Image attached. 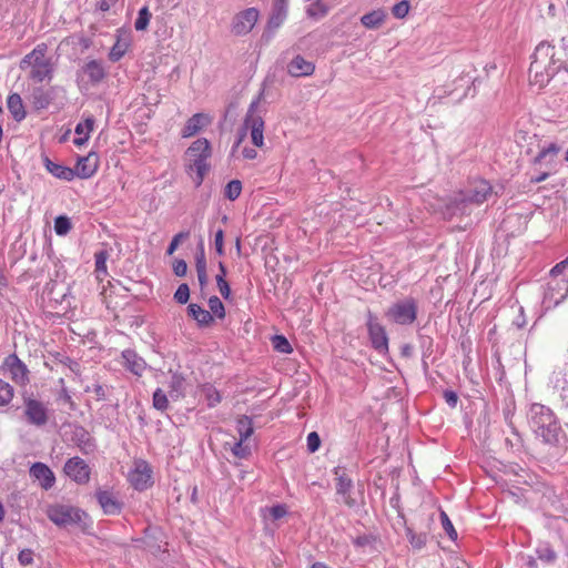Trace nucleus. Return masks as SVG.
<instances>
[{
  "mask_svg": "<svg viewBox=\"0 0 568 568\" xmlns=\"http://www.w3.org/2000/svg\"><path fill=\"white\" fill-rule=\"evenodd\" d=\"M528 423L532 432L544 443L549 445L558 444L561 427L549 407L538 403L532 404L528 413Z\"/></svg>",
  "mask_w": 568,
  "mask_h": 568,
  "instance_id": "nucleus-1",
  "label": "nucleus"
},
{
  "mask_svg": "<svg viewBox=\"0 0 568 568\" xmlns=\"http://www.w3.org/2000/svg\"><path fill=\"white\" fill-rule=\"evenodd\" d=\"M185 169L187 173H195L194 183L199 187L210 170L209 159L212 155L210 142L202 138L194 141L186 150Z\"/></svg>",
  "mask_w": 568,
  "mask_h": 568,
  "instance_id": "nucleus-2",
  "label": "nucleus"
},
{
  "mask_svg": "<svg viewBox=\"0 0 568 568\" xmlns=\"http://www.w3.org/2000/svg\"><path fill=\"white\" fill-rule=\"evenodd\" d=\"M47 51V44L40 43L20 62L21 69H24L26 65L31 68L30 78L36 82L51 80L53 77V63L50 59L45 58Z\"/></svg>",
  "mask_w": 568,
  "mask_h": 568,
  "instance_id": "nucleus-3",
  "label": "nucleus"
},
{
  "mask_svg": "<svg viewBox=\"0 0 568 568\" xmlns=\"http://www.w3.org/2000/svg\"><path fill=\"white\" fill-rule=\"evenodd\" d=\"M263 93L261 92L250 104L248 110L245 114L242 134L239 138L237 144H240L243 140V136L250 131L252 143L262 148L264 145V120L261 113L257 111L260 101L262 99Z\"/></svg>",
  "mask_w": 568,
  "mask_h": 568,
  "instance_id": "nucleus-4",
  "label": "nucleus"
},
{
  "mask_svg": "<svg viewBox=\"0 0 568 568\" xmlns=\"http://www.w3.org/2000/svg\"><path fill=\"white\" fill-rule=\"evenodd\" d=\"M23 415L28 424L43 427L49 422L50 410L43 402L34 398L32 395H24Z\"/></svg>",
  "mask_w": 568,
  "mask_h": 568,
  "instance_id": "nucleus-5",
  "label": "nucleus"
},
{
  "mask_svg": "<svg viewBox=\"0 0 568 568\" xmlns=\"http://www.w3.org/2000/svg\"><path fill=\"white\" fill-rule=\"evenodd\" d=\"M386 316L399 325H410L417 317V302L407 297L394 303L386 312Z\"/></svg>",
  "mask_w": 568,
  "mask_h": 568,
  "instance_id": "nucleus-6",
  "label": "nucleus"
},
{
  "mask_svg": "<svg viewBox=\"0 0 568 568\" xmlns=\"http://www.w3.org/2000/svg\"><path fill=\"white\" fill-rule=\"evenodd\" d=\"M534 70L539 72L540 65L547 67L548 74H557L561 68V60L555 58V47L547 42H541L535 49L532 54Z\"/></svg>",
  "mask_w": 568,
  "mask_h": 568,
  "instance_id": "nucleus-7",
  "label": "nucleus"
},
{
  "mask_svg": "<svg viewBox=\"0 0 568 568\" xmlns=\"http://www.w3.org/2000/svg\"><path fill=\"white\" fill-rule=\"evenodd\" d=\"M48 518L59 527H68L82 521L85 513L68 505H55L49 507Z\"/></svg>",
  "mask_w": 568,
  "mask_h": 568,
  "instance_id": "nucleus-8",
  "label": "nucleus"
},
{
  "mask_svg": "<svg viewBox=\"0 0 568 568\" xmlns=\"http://www.w3.org/2000/svg\"><path fill=\"white\" fill-rule=\"evenodd\" d=\"M568 296V278L550 277L544 294V304L547 307H556Z\"/></svg>",
  "mask_w": 568,
  "mask_h": 568,
  "instance_id": "nucleus-9",
  "label": "nucleus"
},
{
  "mask_svg": "<svg viewBox=\"0 0 568 568\" xmlns=\"http://www.w3.org/2000/svg\"><path fill=\"white\" fill-rule=\"evenodd\" d=\"M260 12L256 8H247L236 13L232 20L231 31L235 36L247 34L256 24Z\"/></svg>",
  "mask_w": 568,
  "mask_h": 568,
  "instance_id": "nucleus-10",
  "label": "nucleus"
},
{
  "mask_svg": "<svg viewBox=\"0 0 568 568\" xmlns=\"http://www.w3.org/2000/svg\"><path fill=\"white\" fill-rule=\"evenodd\" d=\"M367 329L373 348L379 354L387 353L388 337L386 331L371 312H368Z\"/></svg>",
  "mask_w": 568,
  "mask_h": 568,
  "instance_id": "nucleus-11",
  "label": "nucleus"
},
{
  "mask_svg": "<svg viewBox=\"0 0 568 568\" xmlns=\"http://www.w3.org/2000/svg\"><path fill=\"white\" fill-rule=\"evenodd\" d=\"M129 480L138 490H144L152 485V468L148 462L138 459L134 468L129 473Z\"/></svg>",
  "mask_w": 568,
  "mask_h": 568,
  "instance_id": "nucleus-12",
  "label": "nucleus"
},
{
  "mask_svg": "<svg viewBox=\"0 0 568 568\" xmlns=\"http://www.w3.org/2000/svg\"><path fill=\"white\" fill-rule=\"evenodd\" d=\"M287 17V0H275L262 38L270 40Z\"/></svg>",
  "mask_w": 568,
  "mask_h": 568,
  "instance_id": "nucleus-13",
  "label": "nucleus"
},
{
  "mask_svg": "<svg viewBox=\"0 0 568 568\" xmlns=\"http://www.w3.org/2000/svg\"><path fill=\"white\" fill-rule=\"evenodd\" d=\"M491 185L487 181H475L467 192L462 194L459 202L462 204H483L491 195Z\"/></svg>",
  "mask_w": 568,
  "mask_h": 568,
  "instance_id": "nucleus-14",
  "label": "nucleus"
},
{
  "mask_svg": "<svg viewBox=\"0 0 568 568\" xmlns=\"http://www.w3.org/2000/svg\"><path fill=\"white\" fill-rule=\"evenodd\" d=\"M65 475L78 484H87L90 479V467L80 457H72L67 460L63 468Z\"/></svg>",
  "mask_w": 568,
  "mask_h": 568,
  "instance_id": "nucleus-15",
  "label": "nucleus"
},
{
  "mask_svg": "<svg viewBox=\"0 0 568 568\" xmlns=\"http://www.w3.org/2000/svg\"><path fill=\"white\" fill-rule=\"evenodd\" d=\"M561 148L557 143H549L547 146H542L539 153L534 159V164L540 165L546 170L556 173L558 161L557 156Z\"/></svg>",
  "mask_w": 568,
  "mask_h": 568,
  "instance_id": "nucleus-16",
  "label": "nucleus"
},
{
  "mask_svg": "<svg viewBox=\"0 0 568 568\" xmlns=\"http://www.w3.org/2000/svg\"><path fill=\"white\" fill-rule=\"evenodd\" d=\"M3 365L16 384L26 385L29 383V371L16 354L7 356Z\"/></svg>",
  "mask_w": 568,
  "mask_h": 568,
  "instance_id": "nucleus-17",
  "label": "nucleus"
},
{
  "mask_svg": "<svg viewBox=\"0 0 568 568\" xmlns=\"http://www.w3.org/2000/svg\"><path fill=\"white\" fill-rule=\"evenodd\" d=\"M69 435L70 440L85 454L93 452L97 446L94 438L81 425H71Z\"/></svg>",
  "mask_w": 568,
  "mask_h": 568,
  "instance_id": "nucleus-18",
  "label": "nucleus"
},
{
  "mask_svg": "<svg viewBox=\"0 0 568 568\" xmlns=\"http://www.w3.org/2000/svg\"><path fill=\"white\" fill-rule=\"evenodd\" d=\"M334 474L337 480L336 493L343 497L344 503L348 507H354L356 501L351 496L353 480L345 474V471L341 467H335Z\"/></svg>",
  "mask_w": 568,
  "mask_h": 568,
  "instance_id": "nucleus-19",
  "label": "nucleus"
},
{
  "mask_svg": "<svg viewBox=\"0 0 568 568\" xmlns=\"http://www.w3.org/2000/svg\"><path fill=\"white\" fill-rule=\"evenodd\" d=\"M99 158L97 153L90 152L87 156L79 158L75 168L73 169L74 178L89 179L98 170Z\"/></svg>",
  "mask_w": 568,
  "mask_h": 568,
  "instance_id": "nucleus-20",
  "label": "nucleus"
},
{
  "mask_svg": "<svg viewBox=\"0 0 568 568\" xmlns=\"http://www.w3.org/2000/svg\"><path fill=\"white\" fill-rule=\"evenodd\" d=\"M30 476L39 481L41 488L49 490L55 483L53 471L43 463L37 462L30 467Z\"/></svg>",
  "mask_w": 568,
  "mask_h": 568,
  "instance_id": "nucleus-21",
  "label": "nucleus"
},
{
  "mask_svg": "<svg viewBox=\"0 0 568 568\" xmlns=\"http://www.w3.org/2000/svg\"><path fill=\"white\" fill-rule=\"evenodd\" d=\"M95 497L105 515H118L121 513L122 504L112 493L99 489L95 493Z\"/></svg>",
  "mask_w": 568,
  "mask_h": 568,
  "instance_id": "nucleus-22",
  "label": "nucleus"
},
{
  "mask_svg": "<svg viewBox=\"0 0 568 568\" xmlns=\"http://www.w3.org/2000/svg\"><path fill=\"white\" fill-rule=\"evenodd\" d=\"M211 119L204 113H195L185 123L181 131L183 138H191L200 132L204 126L209 125Z\"/></svg>",
  "mask_w": 568,
  "mask_h": 568,
  "instance_id": "nucleus-23",
  "label": "nucleus"
},
{
  "mask_svg": "<svg viewBox=\"0 0 568 568\" xmlns=\"http://www.w3.org/2000/svg\"><path fill=\"white\" fill-rule=\"evenodd\" d=\"M315 70L313 62L305 60L302 55H296L288 64L287 72L295 78L311 75Z\"/></svg>",
  "mask_w": 568,
  "mask_h": 568,
  "instance_id": "nucleus-24",
  "label": "nucleus"
},
{
  "mask_svg": "<svg viewBox=\"0 0 568 568\" xmlns=\"http://www.w3.org/2000/svg\"><path fill=\"white\" fill-rule=\"evenodd\" d=\"M84 74L93 84L100 83L106 77L105 68L100 60H90L82 68Z\"/></svg>",
  "mask_w": 568,
  "mask_h": 568,
  "instance_id": "nucleus-25",
  "label": "nucleus"
},
{
  "mask_svg": "<svg viewBox=\"0 0 568 568\" xmlns=\"http://www.w3.org/2000/svg\"><path fill=\"white\" fill-rule=\"evenodd\" d=\"M125 367L133 374L141 376L146 367L145 361L140 357L134 351L125 349L122 352Z\"/></svg>",
  "mask_w": 568,
  "mask_h": 568,
  "instance_id": "nucleus-26",
  "label": "nucleus"
},
{
  "mask_svg": "<svg viewBox=\"0 0 568 568\" xmlns=\"http://www.w3.org/2000/svg\"><path fill=\"white\" fill-rule=\"evenodd\" d=\"M7 108L17 122H21L27 116L24 103L19 93H11L7 98Z\"/></svg>",
  "mask_w": 568,
  "mask_h": 568,
  "instance_id": "nucleus-27",
  "label": "nucleus"
},
{
  "mask_svg": "<svg viewBox=\"0 0 568 568\" xmlns=\"http://www.w3.org/2000/svg\"><path fill=\"white\" fill-rule=\"evenodd\" d=\"M187 313L200 327H207L213 323L212 314L197 304L191 303L187 306Z\"/></svg>",
  "mask_w": 568,
  "mask_h": 568,
  "instance_id": "nucleus-28",
  "label": "nucleus"
},
{
  "mask_svg": "<svg viewBox=\"0 0 568 568\" xmlns=\"http://www.w3.org/2000/svg\"><path fill=\"white\" fill-rule=\"evenodd\" d=\"M45 169L54 176L64 181H72L74 179L73 169L51 161L49 158L44 159Z\"/></svg>",
  "mask_w": 568,
  "mask_h": 568,
  "instance_id": "nucleus-29",
  "label": "nucleus"
},
{
  "mask_svg": "<svg viewBox=\"0 0 568 568\" xmlns=\"http://www.w3.org/2000/svg\"><path fill=\"white\" fill-rule=\"evenodd\" d=\"M93 126H94L93 116H88L83 122L78 123L74 129V132L78 135V138H75L73 140V143L77 146H81V145L85 144L90 138V133L92 132Z\"/></svg>",
  "mask_w": 568,
  "mask_h": 568,
  "instance_id": "nucleus-30",
  "label": "nucleus"
},
{
  "mask_svg": "<svg viewBox=\"0 0 568 568\" xmlns=\"http://www.w3.org/2000/svg\"><path fill=\"white\" fill-rule=\"evenodd\" d=\"M53 100L52 90L36 88L32 92V103L36 110L47 109Z\"/></svg>",
  "mask_w": 568,
  "mask_h": 568,
  "instance_id": "nucleus-31",
  "label": "nucleus"
},
{
  "mask_svg": "<svg viewBox=\"0 0 568 568\" xmlns=\"http://www.w3.org/2000/svg\"><path fill=\"white\" fill-rule=\"evenodd\" d=\"M195 267H196L197 280H199L200 286L203 290L207 285V282H209L207 271H206V260H205L203 244L200 245V251L196 253Z\"/></svg>",
  "mask_w": 568,
  "mask_h": 568,
  "instance_id": "nucleus-32",
  "label": "nucleus"
},
{
  "mask_svg": "<svg viewBox=\"0 0 568 568\" xmlns=\"http://www.w3.org/2000/svg\"><path fill=\"white\" fill-rule=\"evenodd\" d=\"M386 18V13L382 9L373 10L368 13H365L361 18V22L367 29H377Z\"/></svg>",
  "mask_w": 568,
  "mask_h": 568,
  "instance_id": "nucleus-33",
  "label": "nucleus"
},
{
  "mask_svg": "<svg viewBox=\"0 0 568 568\" xmlns=\"http://www.w3.org/2000/svg\"><path fill=\"white\" fill-rule=\"evenodd\" d=\"M129 49V41L126 39H121L120 36H118V39L113 47L111 48L109 52V60L112 62L120 61L124 54L126 53Z\"/></svg>",
  "mask_w": 568,
  "mask_h": 568,
  "instance_id": "nucleus-34",
  "label": "nucleus"
},
{
  "mask_svg": "<svg viewBox=\"0 0 568 568\" xmlns=\"http://www.w3.org/2000/svg\"><path fill=\"white\" fill-rule=\"evenodd\" d=\"M547 67L540 65L539 72L536 73L534 70V63H530L529 67V77L530 81L535 84H538L539 87L546 85L551 78H554L556 74H548Z\"/></svg>",
  "mask_w": 568,
  "mask_h": 568,
  "instance_id": "nucleus-35",
  "label": "nucleus"
},
{
  "mask_svg": "<svg viewBox=\"0 0 568 568\" xmlns=\"http://www.w3.org/2000/svg\"><path fill=\"white\" fill-rule=\"evenodd\" d=\"M236 429L241 440H247L253 434L252 419L248 416H241L237 419Z\"/></svg>",
  "mask_w": 568,
  "mask_h": 568,
  "instance_id": "nucleus-36",
  "label": "nucleus"
},
{
  "mask_svg": "<svg viewBox=\"0 0 568 568\" xmlns=\"http://www.w3.org/2000/svg\"><path fill=\"white\" fill-rule=\"evenodd\" d=\"M152 14L146 6L141 8L138 13V18L134 22L136 31H144L148 29Z\"/></svg>",
  "mask_w": 568,
  "mask_h": 568,
  "instance_id": "nucleus-37",
  "label": "nucleus"
},
{
  "mask_svg": "<svg viewBox=\"0 0 568 568\" xmlns=\"http://www.w3.org/2000/svg\"><path fill=\"white\" fill-rule=\"evenodd\" d=\"M109 258V253L106 250H100L95 252L94 260H95V273L97 276L100 277V275L106 274V261Z\"/></svg>",
  "mask_w": 568,
  "mask_h": 568,
  "instance_id": "nucleus-38",
  "label": "nucleus"
},
{
  "mask_svg": "<svg viewBox=\"0 0 568 568\" xmlns=\"http://www.w3.org/2000/svg\"><path fill=\"white\" fill-rule=\"evenodd\" d=\"M242 192V182L240 180L230 181L224 189V196L230 201H235Z\"/></svg>",
  "mask_w": 568,
  "mask_h": 568,
  "instance_id": "nucleus-39",
  "label": "nucleus"
},
{
  "mask_svg": "<svg viewBox=\"0 0 568 568\" xmlns=\"http://www.w3.org/2000/svg\"><path fill=\"white\" fill-rule=\"evenodd\" d=\"M209 312L212 314L213 318L217 317L222 320L225 317V307L217 296L214 295L209 298Z\"/></svg>",
  "mask_w": 568,
  "mask_h": 568,
  "instance_id": "nucleus-40",
  "label": "nucleus"
},
{
  "mask_svg": "<svg viewBox=\"0 0 568 568\" xmlns=\"http://www.w3.org/2000/svg\"><path fill=\"white\" fill-rule=\"evenodd\" d=\"M328 7L321 0L313 2L307 8V16L311 18L320 19L327 14Z\"/></svg>",
  "mask_w": 568,
  "mask_h": 568,
  "instance_id": "nucleus-41",
  "label": "nucleus"
},
{
  "mask_svg": "<svg viewBox=\"0 0 568 568\" xmlns=\"http://www.w3.org/2000/svg\"><path fill=\"white\" fill-rule=\"evenodd\" d=\"M13 387L3 379H0V406L8 405L13 398Z\"/></svg>",
  "mask_w": 568,
  "mask_h": 568,
  "instance_id": "nucleus-42",
  "label": "nucleus"
},
{
  "mask_svg": "<svg viewBox=\"0 0 568 568\" xmlns=\"http://www.w3.org/2000/svg\"><path fill=\"white\" fill-rule=\"evenodd\" d=\"M72 227L71 221L65 215H60L54 220V231L58 235H67Z\"/></svg>",
  "mask_w": 568,
  "mask_h": 568,
  "instance_id": "nucleus-43",
  "label": "nucleus"
},
{
  "mask_svg": "<svg viewBox=\"0 0 568 568\" xmlns=\"http://www.w3.org/2000/svg\"><path fill=\"white\" fill-rule=\"evenodd\" d=\"M184 388V378L179 374H173L170 382L171 397H179L182 395Z\"/></svg>",
  "mask_w": 568,
  "mask_h": 568,
  "instance_id": "nucleus-44",
  "label": "nucleus"
},
{
  "mask_svg": "<svg viewBox=\"0 0 568 568\" xmlns=\"http://www.w3.org/2000/svg\"><path fill=\"white\" fill-rule=\"evenodd\" d=\"M153 407L161 412L169 407L168 396L161 388H156L153 393Z\"/></svg>",
  "mask_w": 568,
  "mask_h": 568,
  "instance_id": "nucleus-45",
  "label": "nucleus"
},
{
  "mask_svg": "<svg viewBox=\"0 0 568 568\" xmlns=\"http://www.w3.org/2000/svg\"><path fill=\"white\" fill-rule=\"evenodd\" d=\"M272 344L275 351L283 353V354H290L292 353V346L287 338L283 335H275L272 339Z\"/></svg>",
  "mask_w": 568,
  "mask_h": 568,
  "instance_id": "nucleus-46",
  "label": "nucleus"
},
{
  "mask_svg": "<svg viewBox=\"0 0 568 568\" xmlns=\"http://www.w3.org/2000/svg\"><path fill=\"white\" fill-rule=\"evenodd\" d=\"M440 521H442V526H443L445 532L448 535V537L452 540H456L457 539V531L454 528V526H453L448 515L445 511L440 513Z\"/></svg>",
  "mask_w": 568,
  "mask_h": 568,
  "instance_id": "nucleus-47",
  "label": "nucleus"
},
{
  "mask_svg": "<svg viewBox=\"0 0 568 568\" xmlns=\"http://www.w3.org/2000/svg\"><path fill=\"white\" fill-rule=\"evenodd\" d=\"M245 440H239L234 444V447L232 448V453L234 456L241 459H245L251 455V448L247 445H244Z\"/></svg>",
  "mask_w": 568,
  "mask_h": 568,
  "instance_id": "nucleus-48",
  "label": "nucleus"
},
{
  "mask_svg": "<svg viewBox=\"0 0 568 568\" xmlns=\"http://www.w3.org/2000/svg\"><path fill=\"white\" fill-rule=\"evenodd\" d=\"M408 11H409V2L407 0L400 1L392 8V13L397 19L405 18L408 14Z\"/></svg>",
  "mask_w": 568,
  "mask_h": 568,
  "instance_id": "nucleus-49",
  "label": "nucleus"
},
{
  "mask_svg": "<svg viewBox=\"0 0 568 568\" xmlns=\"http://www.w3.org/2000/svg\"><path fill=\"white\" fill-rule=\"evenodd\" d=\"M189 236H190V232H187V231L180 232L176 235H174L171 243L168 246L166 254L172 255L175 252V250L178 248V246L180 245V243L182 241L186 240Z\"/></svg>",
  "mask_w": 568,
  "mask_h": 568,
  "instance_id": "nucleus-50",
  "label": "nucleus"
},
{
  "mask_svg": "<svg viewBox=\"0 0 568 568\" xmlns=\"http://www.w3.org/2000/svg\"><path fill=\"white\" fill-rule=\"evenodd\" d=\"M190 298V288L187 284H181L174 293V300L179 304H185Z\"/></svg>",
  "mask_w": 568,
  "mask_h": 568,
  "instance_id": "nucleus-51",
  "label": "nucleus"
},
{
  "mask_svg": "<svg viewBox=\"0 0 568 568\" xmlns=\"http://www.w3.org/2000/svg\"><path fill=\"white\" fill-rule=\"evenodd\" d=\"M59 383L62 385V387L58 395V400L63 402L64 404H68L71 409H74L75 404H74L68 388L64 386L63 378H60Z\"/></svg>",
  "mask_w": 568,
  "mask_h": 568,
  "instance_id": "nucleus-52",
  "label": "nucleus"
},
{
  "mask_svg": "<svg viewBox=\"0 0 568 568\" xmlns=\"http://www.w3.org/2000/svg\"><path fill=\"white\" fill-rule=\"evenodd\" d=\"M407 536L409 538L410 545L414 548L420 549L426 544V535H424V534L416 535L410 529H408L407 530Z\"/></svg>",
  "mask_w": 568,
  "mask_h": 568,
  "instance_id": "nucleus-53",
  "label": "nucleus"
},
{
  "mask_svg": "<svg viewBox=\"0 0 568 568\" xmlns=\"http://www.w3.org/2000/svg\"><path fill=\"white\" fill-rule=\"evenodd\" d=\"M538 558L545 562L551 564L556 560L557 554L549 547H542L537 550Z\"/></svg>",
  "mask_w": 568,
  "mask_h": 568,
  "instance_id": "nucleus-54",
  "label": "nucleus"
},
{
  "mask_svg": "<svg viewBox=\"0 0 568 568\" xmlns=\"http://www.w3.org/2000/svg\"><path fill=\"white\" fill-rule=\"evenodd\" d=\"M214 246H215V251L216 253L222 256L224 255V232L222 229H219L216 232H215V235H214Z\"/></svg>",
  "mask_w": 568,
  "mask_h": 568,
  "instance_id": "nucleus-55",
  "label": "nucleus"
},
{
  "mask_svg": "<svg viewBox=\"0 0 568 568\" xmlns=\"http://www.w3.org/2000/svg\"><path fill=\"white\" fill-rule=\"evenodd\" d=\"M85 392H93L98 400H105L108 387L101 384H94L92 388L87 387Z\"/></svg>",
  "mask_w": 568,
  "mask_h": 568,
  "instance_id": "nucleus-56",
  "label": "nucleus"
},
{
  "mask_svg": "<svg viewBox=\"0 0 568 568\" xmlns=\"http://www.w3.org/2000/svg\"><path fill=\"white\" fill-rule=\"evenodd\" d=\"M321 446V438L316 432L307 435V448L311 453L316 452Z\"/></svg>",
  "mask_w": 568,
  "mask_h": 568,
  "instance_id": "nucleus-57",
  "label": "nucleus"
},
{
  "mask_svg": "<svg viewBox=\"0 0 568 568\" xmlns=\"http://www.w3.org/2000/svg\"><path fill=\"white\" fill-rule=\"evenodd\" d=\"M18 561L21 566H29L33 562V551L31 549H23L18 555Z\"/></svg>",
  "mask_w": 568,
  "mask_h": 568,
  "instance_id": "nucleus-58",
  "label": "nucleus"
},
{
  "mask_svg": "<svg viewBox=\"0 0 568 568\" xmlns=\"http://www.w3.org/2000/svg\"><path fill=\"white\" fill-rule=\"evenodd\" d=\"M216 283L221 295L225 300H229L231 296V288L229 283L225 281V278H222V276H216Z\"/></svg>",
  "mask_w": 568,
  "mask_h": 568,
  "instance_id": "nucleus-59",
  "label": "nucleus"
},
{
  "mask_svg": "<svg viewBox=\"0 0 568 568\" xmlns=\"http://www.w3.org/2000/svg\"><path fill=\"white\" fill-rule=\"evenodd\" d=\"M287 514L285 505H275L270 508V515L274 520L283 518Z\"/></svg>",
  "mask_w": 568,
  "mask_h": 568,
  "instance_id": "nucleus-60",
  "label": "nucleus"
},
{
  "mask_svg": "<svg viewBox=\"0 0 568 568\" xmlns=\"http://www.w3.org/2000/svg\"><path fill=\"white\" fill-rule=\"evenodd\" d=\"M173 271L176 276H184L187 272V265L184 260H178L173 264Z\"/></svg>",
  "mask_w": 568,
  "mask_h": 568,
  "instance_id": "nucleus-61",
  "label": "nucleus"
},
{
  "mask_svg": "<svg viewBox=\"0 0 568 568\" xmlns=\"http://www.w3.org/2000/svg\"><path fill=\"white\" fill-rule=\"evenodd\" d=\"M444 399L449 407L454 408L457 405L458 396L454 390H445Z\"/></svg>",
  "mask_w": 568,
  "mask_h": 568,
  "instance_id": "nucleus-62",
  "label": "nucleus"
},
{
  "mask_svg": "<svg viewBox=\"0 0 568 568\" xmlns=\"http://www.w3.org/2000/svg\"><path fill=\"white\" fill-rule=\"evenodd\" d=\"M568 266V261L564 260L557 263L549 272L550 277H559L564 270Z\"/></svg>",
  "mask_w": 568,
  "mask_h": 568,
  "instance_id": "nucleus-63",
  "label": "nucleus"
},
{
  "mask_svg": "<svg viewBox=\"0 0 568 568\" xmlns=\"http://www.w3.org/2000/svg\"><path fill=\"white\" fill-rule=\"evenodd\" d=\"M354 544H355L357 547H366V546H371V545H372V537L366 536V535L358 536V537L354 540Z\"/></svg>",
  "mask_w": 568,
  "mask_h": 568,
  "instance_id": "nucleus-64",
  "label": "nucleus"
}]
</instances>
